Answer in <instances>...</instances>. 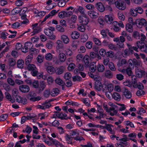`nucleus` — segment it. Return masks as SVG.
<instances>
[{
  "instance_id": "nucleus-1",
  "label": "nucleus",
  "mask_w": 147,
  "mask_h": 147,
  "mask_svg": "<svg viewBox=\"0 0 147 147\" xmlns=\"http://www.w3.org/2000/svg\"><path fill=\"white\" fill-rule=\"evenodd\" d=\"M89 57L88 55H85L84 57L82 54H78L76 57V61L78 62H81L83 60L84 62V66L85 67H87L89 65Z\"/></svg>"
},
{
  "instance_id": "nucleus-2",
  "label": "nucleus",
  "mask_w": 147,
  "mask_h": 147,
  "mask_svg": "<svg viewBox=\"0 0 147 147\" xmlns=\"http://www.w3.org/2000/svg\"><path fill=\"white\" fill-rule=\"evenodd\" d=\"M78 20L80 23L86 25L89 22V18L86 15H81L78 17Z\"/></svg>"
},
{
  "instance_id": "nucleus-3",
  "label": "nucleus",
  "mask_w": 147,
  "mask_h": 147,
  "mask_svg": "<svg viewBox=\"0 0 147 147\" xmlns=\"http://www.w3.org/2000/svg\"><path fill=\"white\" fill-rule=\"evenodd\" d=\"M100 79H98L96 80L95 84V88L98 91L102 90L103 92H105V89L104 88H105V84L102 85L100 82Z\"/></svg>"
},
{
  "instance_id": "nucleus-4",
  "label": "nucleus",
  "mask_w": 147,
  "mask_h": 147,
  "mask_svg": "<svg viewBox=\"0 0 147 147\" xmlns=\"http://www.w3.org/2000/svg\"><path fill=\"white\" fill-rule=\"evenodd\" d=\"M135 24L138 27L142 28V26H147V21L144 18L137 19L135 22Z\"/></svg>"
},
{
  "instance_id": "nucleus-5",
  "label": "nucleus",
  "mask_w": 147,
  "mask_h": 147,
  "mask_svg": "<svg viewBox=\"0 0 147 147\" xmlns=\"http://www.w3.org/2000/svg\"><path fill=\"white\" fill-rule=\"evenodd\" d=\"M28 65V69L31 71V73L32 75L34 76H36L38 71L35 65L32 64H30Z\"/></svg>"
},
{
  "instance_id": "nucleus-6",
  "label": "nucleus",
  "mask_w": 147,
  "mask_h": 147,
  "mask_svg": "<svg viewBox=\"0 0 147 147\" xmlns=\"http://www.w3.org/2000/svg\"><path fill=\"white\" fill-rule=\"evenodd\" d=\"M116 7L119 10H124L126 8V5L123 1L118 0L115 2Z\"/></svg>"
},
{
  "instance_id": "nucleus-7",
  "label": "nucleus",
  "mask_w": 147,
  "mask_h": 147,
  "mask_svg": "<svg viewBox=\"0 0 147 147\" xmlns=\"http://www.w3.org/2000/svg\"><path fill=\"white\" fill-rule=\"evenodd\" d=\"M15 97L16 100L18 103L23 105H26L27 103V99L24 96H21L19 95H16Z\"/></svg>"
},
{
  "instance_id": "nucleus-8",
  "label": "nucleus",
  "mask_w": 147,
  "mask_h": 147,
  "mask_svg": "<svg viewBox=\"0 0 147 147\" xmlns=\"http://www.w3.org/2000/svg\"><path fill=\"white\" fill-rule=\"evenodd\" d=\"M114 16L112 14L106 15L104 16V20L108 24H111L114 20Z\"/></svg>"
},
{
  "instance_id": "nucleus-9",
  "label": "nucleus",
  "mask_w": 147,
  "mask_h": 147,
  "mask_svg": "<svg viewBox=\"0 0 147 147\" xmlns=\"http://www.w3.org/2000/svg\"><path fill=\"white\" fill-rule=\"evenodd\" d=\"M66 57L65 54L62 52L60 53L58 56V61H57L56 63L60 64L61 63L64 62L66 60Z\"/></svg>"
},
{
  "instance_id": "nucleus-10",
  "label": "nucleus",
  "mask_w": 147,
  "mask_h": 147,
  "mask_svg": "<svg viewBox=\"0 0 147 147\" xmlns=\"http://www.w3.org/2000/svg\"><path fill=\"white\" fill-rule=\"evenodd\" d=\"M137 44L138 47L142 51L147 53V44L142 45V42L139 41L137 42Z\"/></svg>"
},
{
  "instance_id": "nucleus-11",
  "label": "nucleus",
  "mask_w": 147,
  "mask_h": 147,
  "mask_svg": "<svg viewBox=\"0 0 147 147\" xmlns=\"http://www.w3.org/2000/svg\"><path fill=\"white\" fill-rule=\"evenodd\" d=\"M33 46L32 43L30 42H27L25 43L24 48L22 49V51L24 53H26L28 51L29 49Z\"/></svg>"
},
{
  "instance_id": "nucleus-12",
  "label": "nucleus",
  "mask_w": 147,
  "mask_h": 147,
  "mask_svg": "<svg viewBox=\"0 0 147 147\" xmlns=\"http://www.w3.org/2000/svg\"><path fill=\"white\" fill-rule=\"evenodd\" d=\"M133 69L131 67H129L127 68L125 70V69H118V70L122 73L126 72L127 74L129 76L132 75L133 73L132 69Z\"/></svg>"
},
{
  "instance_id": "nucleus-13",
  "label": "nucleus",
  "mask_w": 147,
  "mask_h": 147,
  "mask_svg": "<svg viewBox=\"0 0 147 147\" xmlns=\"http://www.w3.org/2000/svg\"><path fill=\"white\" fill-rule=\"evenodd\" d=\"M127 62L125 59H123L119 60L117 63V65L118 67V69H121V67H124L127 64Z\"/></svg>"
},
{
  "instance_id": "nucleus-14",
  "label": "nucleus",
  "mask_w": 147,
  "mask_h": 147,
  "mask_svg": "<svg viewBox=\"0 0 147 147\" xmlns=\"http://www.w3.org/2000/svg\"><path fill=\"white\" fill-rule=\"evenodd\" d=\"M71 13V12L70 11H61L59 13L58 16L60 18H63L69 16Z\"/></svg>"
},
{
  "instance_id": "nucleus-15",
  "label": "nucleus",
  "mask_w": 147,
  "mask_h": 147,
  "mask_svg": "<svg viewBox=\"0 0 147 147\" xmlns=\"http://www.w3.org/2000/svg\"><path fill=\"white\" fill-rule=\"evenodd\" d=\"M88 13L91 18L93 19L97 18L99 16L98 13L94 10L88 11Z\"/></svg>"
},
{
  "instance_id": "nucleus-16",
  "label": "nucleus",
  "mask_w": 147,
  "mask_h": 147,
  "mask_svg": "<svg viewBox=\"0 0 147 147\" xmlns=\"http://www.w3.org/2000/svg\"><path fill=\"white\" fill-rule=\"evenodd\" d=\"M54 116L61 119H68V118L67 117V115L62 113L56 112L54 114Z\"/></svg>"
},
{
  "instance_id": "nucleus-17",
  "label": "nucleus",
  "mask_w": 147,
  "mask_h": 147,
  "mask_svg": "<svg viewBox=\"0 0 147 147\" xmlns=\"http://www.w3.org/2000/svg\"><path fill=\"white\" fill-rule=\"evenodd\" d=\"M123 95L126 98L130 99L132 96L131 94L128 89L124 88L123 91Z\"/></svg>"
},
{
  "instance_id": "nucleus-18",
  "label": "nucleus",
  "mask_w": 147,
  "mask_h": 147,
  "mask_svg": "<svg viewBox=\"0 0 147 147\" xmlns=\"http://www.w3.org/2000/svg\"><path fill=\"white\" fill-rule=\"evenodd\" d=\"M49 138L51 141L52 144L57 147H63V145L56 140L53 139L51 137H49Z\"/></svg>"
},
{
  "instance_id": "nucleus-19",
  "label": "nucleus",
  "mask_w": 147,
  "mask_h": 147,
  "mask_svg": "<svg viewBox=\"0 0 147 147\" xmlns=\"http://www.w3.org/2000/svg\"><path fill=\"white\" fill-rule=\"evenodd\" d=\"M20 90L22 92H27L30 90L29 87L26 85H22L19 86Z\"/></svg>"
},
{
  "instance_id": "nucleus-20",
  "label": "nucleus",
  "mask_w": 147,
  "mask_h": 147,
  "mask_svg": "<svg viewBox=\"0 0 147 147\" xmlns=\"http://www.w3.org/2000/svg\"><path fill=\"white\" fill-rule=\"evenodd\" d=\"M96 6L97 9L100 12H103L105 10L104 6L100 2L97 3L96 5Z\"/></svg>"
},
{
  "instance_id": "nucleus-21",
  "label": "nucleus",
  "mask_w": 147,
  "mask_h": 147,
  "mask_svg": "<svg viewBox=\"0 0 147 147\" xmlns=\"http://www.w3.org/2000/svg\"><path fill=\"white\" fill-rule=\"evenodd\" d=\"M88 38V36L87 34L84 33L80 36V41L81 42L84 43L86 42Z\"/></svg>"
},
{
  "instance_id": "nucleus-22",
  "label": "nucleus",
  "mask_w": 147,
  "mask_h": 147,
  "mask_svg": "<svg viewBox=\"0 0 147 147\" xmlns=\"http://www.w3.org/2000/svg\"><path fill=\"white\" fill-rule=\"evenodd\" d=\"M55 29L54 27H50L49 28H46L44 30V33L46 35L49 36L53 33Z\"/></svg>"
},
{
  "instance_id": "nucleus-23",
  "label": "nucleus",
  "mask_w": 147,
  "mask_h": 147,
  "mask_svg": "<svg viewBox=\"0 0 147 147\" xmlns=\"http://www.w3.org/2000/svg\"><path fill=\"white\" fill-rule=\"evenodd\" d=\"M96 63V62H92L90 63V64L89 63V66L87 67H89L90 71L92 72H94L96 69V66L95 65Z\"/></svg>"
},
{
  "instance_id": "nucleus-24",
  "label": "nucleus",
  "mask_w": 147,
  "mask_h": 147,
  "mask_svg": "<svg viewBox=\"0 0 147 147\" xmlns=\"http://www.w3.org/2000/svg\"><path fill=\"white\" fill-rule=\"evenodd\" d=\"M136 73L137 76L139 78L142 77L145 73L144 70H141L137 68L136 69Z\"/></svg>"
},
{
  "instance_id": "nucleus-25",
  "label": "nucleus",
  "mask_w": 147,
  "mask_h": 147,
  "mask_svg": "<svg viewBox=\"0 0 147 147\" xmlns=\"http://www.w3.org/2000/svg\"><path fill=\"white\" fill-rule=\"evenodd\" d=\"M5 96L6 98L12 103H13L15 102V99L12 97L11 95L8 92H5Z\"/></svg>"
},
{
  "instance_id": "nucleus-26",
  "label": "nucleus",
  "mask_w": 147,
  "mask_h": 147,
  "mask_svg": "<svg viewBox=\"0 0 147 147\" xmlns=\"http://www.w3.org/2000/svg\"><path fill=\"white\" fill-rule=\"evenodd\" d=\"M70 35L72 39H78L79 37L80 34L78 32L74 31L71 33Z\"/></svg>"
},
{
  "instance_id": "nucleus-27",
  "label": "nucleus",
  "mask_w": 147,
  "mask_h": 147,
  "mask_svg": "<svg viewBox=\"0 0 147 147\" xmlns=\"http://www.w3.org/2000/svg\"><path fill=\"white\" fill-rule=\"evenodd\" d=\"M61 39L65 44L68 43L69 42V39L68 36L65 35H63L61 36Z\"/></svg>"
},
{
  "instance_id": "nucleus-28",
  "label": "nucleus",
  "mask_w": 147,
  "mask_h": 147,
  "mask_svg": "<svg viewBox=\"0 0 147 147\" xmlns=\"http://www.w3.org/2000/svg\"><path fill=\"white\" fill-rule=\"evenodd\" d=\"M28 97L30 101H38L40 100L41 99V98L40 96L34 97L31 96L30 94H29L28 95Z\"/></svg>"
},
{
  "instance_id": "nucleus-29",
  "label": "nucleus",
  "mask_w": 147,
  "mask_h": 147,
  "mask_svg": "<svg viewBox=\"0 0 147 147\" xmlns=\"http://www.w3.org/2000/svg\"><path fill=\"white\" fill-rule=\"evenodd\" d=\"M59 90L56 88H53L51 92V95L53 96H55L57 95L59 93Z\"/></svg>"
},
{
  "instance_id": "nucleus-30",
  "label": "nucleus",
  "mask_w": 147,
  "mask_h": 147,
  "mask_svg": "<svg viewBox=\"0 0 147 147\" xmlns=\"http://www.w3.org/2000/svg\"><path fill=\"white\" fill-rule=\"evenodd\" d=\"M125 29L127 31L131 33L133 30V28L132 25L129 23H127L125 26Z\"/></svg>"
},
{
  "instance_id": "nucleus-31",
  "label": "nucleus",
  "mask_w": 147,
  "mask_h": 147,
  "mask_svg": "<svg viewBox=\"0 0 147 147\" xmlns=\"http://www.w3.org/2000/svg\"><path fill=\"white\" fill-rule=\"evenodd\" d=\"M72 138L67 134H66L65 136V140L68 144H72Z\"/></svg>"
},
{
  "instance_id": "nucleus-32",
  "label": "nucleus",
  "mask_w": 147,
  "mask_h": 147,
  "mask_svg": "<svg viewBox=\"0 0 147 147\" xmlns=\"http://www.w3.org/2000/svg\"><path fill=\"white\" fill-rule=\"evenodd\" d=\"M83 133L84 132H82L78 129H74L71 131L70 134L71 136H73L76 135H79L80 133Z\"/></svg>"
},
{
  "instance_id": "nucleus-33",
  "label": "nucleus",
  "mask_w": 147,
  "mask_h": 147,
  "mask_svg": "<svg viewBox=\"0 0 147 147\" xmlns=\"http://www.w3.org/2000/svg\"><path fill=\"white\" fill-rule=\"evenodd\" d=\"M33 58V56L32 54H30L28 56L25 60V63L26 65H28L30 64Z\"/></svg>"
},
{
  "instance_id": "nucleus-34",
  "label": "nucleus",
  "mask_w": 147,
  "mask_h": 147,
  "mask_svg": "<svg viewBox=\"0 0 147 147\" xmlns=\"http://www.w3.org/2000/svg\"><path fill=\"white\" fill-rule=\"evenodd\" d=\"M136 134L134 133H132L128 135V136L130 138V139L132 140L134 142H136L137 140L135 138L136 137Z\"/></svg>"
},
{
  "instance_id": "nucleus-35",
  "label": "nucleus",
  "mask_w": 147,
  "mask_h": 147,
  "mask_svg": "<svg viewBox=\"0 0 147 147\" xmlns=\"http://www.w3.org/2000/svg\"><path fill=\"white\" fill-rule=\"evenodd\" d=\"M105 90L107 89L109 92V93H110V92H112L113 89V87L112 84H108L107 85H106L105 88H104Z\"/></svg>"
},
{
  "instance_id": "nucleus-36",
  "label": "nucleus",
  "mask_w": 147,
  "mask_h": 147,
  "mask_svg": "<svg viewBox=\"0 0 147 147\" xmlns=\"http://www.w3.org/2000/svg\"><path fill=\"white\" fill-rule=\"evenodd\" d=\"M84 70V67L82 64H80L78 66V69H76L74 70V72L76 74L79 73L80 72Z\"/></svg>"
},
{
  "instance_id": "nucleus-37",
  "label": "nucleus",
  "mask_w": 147,
  "mask_h": 147,
  "mask_svg": "<svg viewBox=\"0 0 147 147\" xmlns=\"http://www.w3.org/2000/svg\"><path fill=\"white\" fill-rule=\"evenodd\" d=\"M47 72L51 74H53L55 72V69L52 66H49L47 68Z\"/></svg>"
},
{
  "instance_id": "nucleus-38",
  "label": "nucleus",
  "mask_w": 147,
  "mask_h": 147,
  "mask_svg": "<svg viewBox=\"0 0 147 147\" xmlns=\"http://www.w3.org/2000/svg\"><path fill=\"white\" fill-rule=\"evenodd\" d=\"M97 69L99 72H102L105 70V67L102 64L98 63L97 65Z\"/></svg>"
},
{
  "instance_id": "nucleus-39",
  "label": "nucleus",
  "mask_w": 147,
  "mask_h": 147,
  "mask_svg": "<svg viewBox=\"0 0 147 147\" xmlns=\"http://www.w3.org/2000/svg\"><path fill=\"white\" fill-rule=\"evenodd\" d=\"M53 44L54 43L52 41H48L46 45V47L48 49H51L53 48Z\"/></svg>"
},
{
  "instance_id": "nucleus-40",
  "label": "nucleus",
  "mask_w": 147,
  "mask_h": 147,
  "mask_svg": "<svg viewBox=\"0 0 147 147\" xmlns=\"http://www.w3.org/2000/svg\"><path fill=\"white\" fill-rule=\"evenodd\" d=\"M112 97L115 100L119 101L121 99V96L117 92H114L113 94Z\"/></svg>"
},
{
  "instance_id": "nucleus-41",
  "label": "nucleus",
  "mask_w": 147,
  "mask_h": 147,
  "mask_svg": "<svg viewBox=\"0 0 147 147\" xmlns=\"http://www.w3.org/2000/svg\"><path fill=\"white\" fill-rule=\"evenodd\" d=\"M17 64L19 68H22L24 66V62L22 59H20L18 61Z\"/></svg>"
},
{
  "instance_id": "nucleus-42",
  "label": "nucleus",
  "mask_w": 147,
  "mask_h": 147,
  "mask_svg": "<svg viewBox=\"0 0 147 147\" xmlns=\"http://www.w3.org/2000/svg\"><path fill=\"white\" fill-rule=\"evenodd\" d=\"M118 17L119 19L122 21H124L125 20V16L123 12L119 11L118 13Z\"/></svg>"
},
{
  "instance_id": "nucleus-43",
  "label": "nucleus",
  "mask_w": 147,
  "mask_h": 147,
  "mask_svg": "<svg viewBox=\"0 0 147 147\" xmlns=\"http://www.w3.org/2000/svg\"><path fill=\"white\" fill-rule=\"evenodd\" d=\"M45 87L46 84L44 82L42 81L40 83L38 88L39 90L42 91L45 88Z\"/></svg>"
},
{
  "instance_id": "nucleus-44",
  "label": "nucleus",
  "mask_w": 147,
  "mask_h": 147,
  "mask_svg": "<svg viewBox=\"0 0 147 147\" xmlns=\"http://www.w3.org/2000/svg\"><path fill=\"white\" fill-rule=\"evenodd\" d=\"M38 25V23H36L32 25V28L33 29V32L34 33L32 34V35H33L35 33L38 32L39 30L38 28L37 27Z\"/></svg>"
},
{
  "instance_id": "nucleus-45",
  "label": "nucleus",
  "mask_w": 147,
  "mask_h": 147,
  "mask_svg": "<svg viewBox=\"0 0 147 147\" xmlns=\"http://www.w3.org/2000/svg\"><path fill=\"white\" fill-rule=\"evenodd\" d=\"M55 81L57 84L59 85L63 86L64 84L63 81L59 78H57Z\"/></svg>"
},
{
  "instance_id": "nucleus-46",
  "label": "nucleus",
  "mask_w": 147,
  "mask_h": 147,
  "mask_svg": "<svg viewBox=\"0 0 147 147\" xmlns=\"http://www.w3.org/2000/svg\"><path fill=\"white\" fill-rule=\"evenodd\" d=\"M127 45L131 53H133V50H135L136 52H138V48L136 47H132L130 45L128 44H127Z\"/></svg>"
},
{
  "instance_id": "nucleus-47",
  "label": "nucleus",
  "mask_w": 147,
  "mask_h": 147,
  "mask_svg": "<svg viewBox=\"0 0 147 147\" xmlns=\"http://www.w3.org/2000/svg\"><path fill=\"white\" fill-rule=\"evenodd\" d=\"M64 69V67L63 66H61L57 68L55 72L59 74H61L63 72Z\"/></svg>"
},
{
  "instance_id": "nucleus-48",
  "label": "nucleus",
  "mask_w": 147,
  "mask_h": 147,
  "mask_svg": "<svg viewBox=\"0 0 147 147\" xmlns=\"http://www.w3.org/2000/svg\"><path fill=\"white\" fill-rule=\"evenodd\" d=\"M136 59H133V60L131 59H129L128 60V63L129 64V67H131L132 68L134 69V63Z\"/></svg>"
},
{
  "instance_id": "nucleus-49",
  "label": "nucleus",
  "mask_w": 147,
  "mask_h": 147,
  "mask_svg": "<svg viewBox=\"0 0 147 147\" xmlns=\"http://www.w3.org/2000/svg\"><path fill=\"white\" fill-rule=\"evenodd\" d=\"M38 117L40 120L45 119L48 116V113L45 112L44 113H40L38 114Z\"/></svg>"
},
{
  "instance_id": "nucleus-50",
  "label": "nucleus",
  "mask_w": 147,
  "mask_h": 147,
  "mask_svg": "<svg viewBox=\"0 0 147 147\" xmlns=\"http://www.w3.org/2000/svg\"><path fill=\"white\" fill-rule=\"evenodd\" d=\"M113 127V125L111 124H107L106 126V129L111 134H114V132L113 131L112 127Z\"/></svg>"
},
{
  "instance_id": "nucleus-51",
  "label": "nucleus",
  "mask_w": 147,
  "mask_h": 147,
  "mask_svg": "<svg viewBox=\"0 0 147 147\" xmlns=\"http://www.w3.org/2000/svg\"><path fill=\"white\" fill-rule=\"evenodd\" d=\"M65 55L67 56H70L73 54V53L72 51L69 49H67L65 51Z\"/></svg>"
},
{
  "instance_id": "nucleus-52",
  "label": "nucleus",
  "mask_w": 147,
  "mask_h": 147,
  "mask_svg": "<svg viewBox=\"0 0 147 147\" xmlns=\"http://www.w3.org/2000/svg\"><path fill=\"white\" fill-rule=\"evenodd\" d=\"M45 57L47 60L50 61L53 57V55L50 53H47L45 55Z\"/></svg>"
},
{
  "instance_id": "nucleus-53",
  "label": "nucleus",
  "mask_w": 147,
  "mask_h": 147,
  "mask_svg": "<svg viewBox=\"0 0 147 147\" xmlns=\"http://www.w3.org/2000/svg\"><path fill=\"white\" fill-rule=\"evenodd\" d=\"M133 86L135 88H138L140 89H142L144 88V87L142 84L140 83H137L136 85H135V83L133 84Z\"/></svg>"
},
{
  "instance_id": "nucleus-54",
  "label": "nucleus",
  "mask_w": 147,
  "mask_h": 147,
  "mask_svg": "<svg viewBox=\"0 0 147 147\" xmlns=\"http://www.w3.org/2000/svg\"><path fill=\"white\" fill-rule=\"evenodd\" d=\"M42 104L45 109L48 108L51 106L50 102L49 101H46Z\"/></svg>"
},
{
  "instance_id": "nucleus-55",
  "label": "nucleus",
  "mask_w": 147,
  "mask_h": 147,
  "mask_svg": "<svg viewBox=\"0 0 147 147\" xmlns=\"http://www.w3.org/2000/svg\"><path fill=\"white\" fill-rule=\"evenodd\" d=\"M77 20V16L75 15H73L71 16L69 21V22L74 24L76 23Z\"/></svg>"
},
{
  "instance_id": "nucleus-56",
  "label": "nucleus",
  "mask_w": 147,
  "mask_h": 147,
  "mask_svg": "<svg viewBox=\"0 0 147 147\" xmlns=\"http://www.w3.org/2000/svg\"><path fill=\"white\" fill-rule=\"evenodd\" d=\"M98 23L101 25L103 26L104 25L105 22L103 18L102 17H99L97 19Z\"/></svg>"
},
{
  "instance_id": "nucleus-57",
  "label": "nucleus",
  "mask_w": 147,
  "mask_h": 147,
  "mask_svg": "<svg viewBox=\"0 0 147 147\" xmlns=\"http://www.w3.org/2000/svg\"><path fill=\"white\" fill-rule=\"evenodd\" d=\"M105 76L108 78H111L113 76L111 72L109 70H107L104 73Z\"/></svg>"
},
{
  "instance_id": "nucleus-58",
  "label": "nucleus",
  "mask_w": 147,
  "mask_h": 147,
  "mask_svg": "<svg viewBox=\"0 0 147 147\" xmlns=\"http://www.w3.org/2000/svg\"><path fill=\"white\" fill-rule=\"evenodd\" d=\"M84 25L82 24L79 25L78 27V30L80 31L84 32L85 30V28L84 26Z\"/></svg>"
},
{
  "instance_id": "nucleus-59",
  "label": "nucleus",
  "mask_w": 147,
  "mask_h": 147,
  "mask_svg": "<svg viewBox=\"0 0 147 147\" xmlns=\"http://www.w3.org/2000/svg\"><path fill=\"white\" fill-rule=\"evenodd\" d=\"M109 32V30L107 29L105 30H103L101 31L100 33L103 37L105 38L107 36V33H108Z\"/></svg>"
},
{
  "instance_id": "nucleus-60",
  "label": "nucleus",
  "mask_w": 147,
  "mask_h": 147,
  "mask_svg": "<svg viewBox=\"0 0 147 147\" xmlns=\"http://www.w3.org/2000/svg\"><path fill=\"white\" fill-rule=\"evenodd\" d=\"M44 57L42 55H39L36 58L37 61L39 63H41L43 61Z\"/></svg>"
},
{
  "instance_id": "nucleus-61",
  "label": "nucleus",
  "mask_w": 147,
  "mask_h": 147,
  "mask_svg": "<svg viewBox=\"0 0 147 147\" xmlns=\"http://www.w3.org/2000/svg\"><path fill=\"white\" fill-rule=\"evenodd\" d=\"M117 104L120 106V107L119 108V111H122L125 109L126 107L124 104L118 103Z\"/></svg>"
},
{
  "instance_id": "nucleus-62",
  "label": "nucleus",
  "mask_w": 147,
  "mask_h": 147,
  "mask_svg": "<svg viewBox=\"0 0 147 147\" xmlns=\"http://www.w3.org/2000/svg\"><path fill=\"white\" fill-rule=\"evenodd\" d=\"M86 47L88 49H91L92 47V42L90 41L87 42L85 44Z\"/></svg>"
},
{
  "instance_id": "nucleus-63",
  "label": "nucleus",
  "mask_w": 147,
  "mask_h": 147,
  "mask_svg": "<svg viewBox=\"0 0 147 147\" xmlns=\"http://www.w3.org/2000/svg\"><path fill=\"white\" fill-rule=\"evenodd\" d=\"M131 53V52H130V51H129V49H125L124 52L123 53V55L124 57H126L127 56H129L130 53Z\"/></svg>"
},
{
  "instance_id": "nucleus-64",
  "label": "nucleus",
  "mask_w": 147,
  "mask_h": 147,
  "mask_svg": "<svg viewBox=\"0 0 147 147\" xmlns=\"http://www.w3.org/2000/svg\"><path fill=\"white\" fill-rule=\"evenodd\" d=\"M72 76L71 73L69 72L66 73L64 75V78L66 80H69L70 79Z\"/></svg>"
}]
</instances>
